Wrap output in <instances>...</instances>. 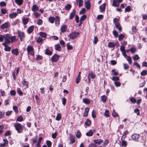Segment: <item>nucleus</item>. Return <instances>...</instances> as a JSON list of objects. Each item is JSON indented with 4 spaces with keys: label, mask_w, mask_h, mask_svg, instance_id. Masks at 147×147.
Returning a JSON list of instances; mask_svg holds the SVG:
<instances>
[{
    "label": "nucleus",
    "mask_w": 147,
    "mask_h": 147,
    "mask_svg": "<svg viewBox=\"0 0 147 147\" xmlns=\"http://www.w3.org/2000/svg\"><path fill=\"white\" fill-rule=\"evenodd\" d=\"M104 115L107 117H108L109 116V111L107 110H106L105 111V113H104Z\"/></svg>",
    "instance_id": "c03bdc74"
},
{
    "label": "nucleus",
    "mask_w": 147,
    "mask_h": 147,
    "mask_svg": "<svg viewBox=\"0 0 147 147\" xmlns=\"http://www.w3.org/2000/svg\"><path fill=\"white\" fill-rule=\"evenodd\" d=\"M11 53L12 54H14L16 55H17L19 53V52L17 49L12 50L11 51Z\"/></svg>",
    "instance_id": "b1692460"
},
{
    "label": "nucleus",
    "mask_w": 147,
    "mask_h": 147,
    "mask_svg": "<svg viewBox=\"0 0 147 147\" xmlns=\"http://www.w3.org/2000/svg\"><path fill=\"white\" fill-rule=\"evenodd\" d=\"M94 131V130H90L88 132L86 133V135L87 136H91Z\"/></svg>",
    "instance_id": "dca6fc26"
},
{
    "label": "nucleus",
    "mask_w": 147,
    "mask_h": 147,
    "mask_svg": "<svg viewBox=\"0 0 147 147\" xmlns=\"http://www.w3.org/2000/svg\"><path fill=\"white\" fill-rule=\"evenodd\" d=\"M80 77L79 75L77 77L76 79V83L77 84H78L80 81Z\"/></svg>",
    "instance_id": "8fccbe9b"
},
{
    "label": "nucleus",
    "mask_w": 147,
    "mask_h": 147,
    "mask_svg": "<svg viewBox=\"0 0 147 147\" xmlns=\"http://www.w3.org/2000/svg\"><path fill=\"white\" fill-rule=\"evenodd\" d=\"M27 49L28 54H30L33 56H34V49L32 46H28L27 48Z\"/></svg>",
    "instance_id": "39448f33"
},
{
    "label": "nucleus",
    "mask_w": 147,
    "mask_h": 147,
    "mask_svg": "<svg viewBox=\"0 0 147 147\" xmlns=\"http://www.w3.org/2000/svg\"><path fill=\"white\" fill-rule=\"evenodd\" d=\"M10 94L11 95L15 96L16 94V92L14 90H13L10 91Z\"/></svg>",
    "instance_id": "774afa93"
},
{
    "label": "nucleus",
    "mask_w": 147,
    "mask_h": 147,
    "mask_svg": "<svg viewBox=\"0 0 147 147\" xmlns=\"http://www.w3.org/2000/svg\"><path fill=\"white\" fill-rule=\"evenodd\" d=\"M14 126L16 130L19 133L22 132L23 129V126H22L21 124L19 123H16L14 124Z\"/></svg>",
    "instance_id": "f257e3e1"
},
{
    "label": "nucleus",
    "mask_w": 147,
    "mask_h": 147,
    "mask_svg": "<svg viewBox=\"0 0 147 147\" xmlns=\"http://www.w3.org/2000/svg\"><path fill=\"white\" fill-rule=\"evenodd\" d=\"M130 51L132 53H134L136 51V49L135 47H132L130 49Z\"/></svg>",
    "instance_id": "72a5a7b5"
},
{
    "label": "nucleus",
    "mask_w": 147,
    "mask_h": 147,
    "mask_svg": "<svg viewBox=\"0 0 147 147\" xmlns=\"http://www.w3.org/2000/svg\"><path fill=\"white\" fill-rule=\"evenodd\" d=\"M55 48L57 51H60L61 49V48L59 44L56 45H55Z\"/></svg>",
    "instance_id": "c756f323"
},
{
    "label": "nucleus",
    "mask_w": 147,
    "mask_h": 147,
    "mask_svg": "<svg viewBox=\"0 0 147 147\" xmlns=\"http://www.w3.org/2000/svg\"><path fill=\"white\" fill-rule=\"evenodd\" d=\"M17 33L20 40L21 41H24V38L25 37V34L24 32L20 30H18Z\"/></svg>",
    "instance_id": "7ed1b4c3"
},
{
    "label": "nucleus",
    "mask_w": 147,
    "mask_h": 147,
    "mask_svg": "<svg viewBox=\"0 0 147 147\" xmlns=\"http://www.w3.org/2000/svg\"><path fill=\"white\" fill-rule=\"evenodd\" d=\"M62 100L63 104L64 105H65L66 102V99L65 98L63 97L62 98Z\"/></svg>",
    "instance_id": "6e6d98bb"
},
{
    "label": "nucleus",
    "mask_w": 147,
    "mask_h": 147,
    "mask_svg": "<svg viewBox=\"0 0 147 147\" xmlns=\"http://www.w3.org/2000/svg\"><path fill=\"white\" fill-rule=\"evenodd\" d=\"M38 9V7L36 5L34 4V5L32 8V10L34 12H36Z\"/></svg>",
    "instance_id": "9b49d317"
},
{
    "label": "nucleus",
    "mask_w": 147,
    "mask_h": 147,
    "mask_svg": "<svg viewBox=\"0 0 147 147\" xmlns=\"http://www.w3.org/2000/svg\"><path fill=\"white\" fill-rule=\"evenodd\" d=\"M77 3H78V6L79 7L82 6L83 4V1L82 0H76Z\"/></svg>",
    "instance_id": "412c9836"
},
{
    "label": "nucleus",
    "mask_w": 147,
    "mask_h": 147,
    "mask_svg": "<svg viewBox=\"0 0 147 147\" xmlns=\"http://www.w3.org/2000/svg\"><path fill=\"white\" fill-rule=\"evenodd\" d=\"M88 76H89V77H91L92 79H94L95 77V75L92 72L90 73Z\"/></svg>",
    "instance_id": "f704fd0d"
},
{
    "label": "nucleus",
    "mask_w": 147,
    "mask_h": 147,
    "mask_svg": "<svg viewBox=\"0 0 147 147\" xmlns=\"http://www.w3.org/2000/svg\"><path fill=\"white\" fill-rule=\"evenodd\" d=\"M18 14V13H13L9 14V16L11 18L13 19L16 17L17 16Z\"/></svg>",
    "instance_id": "aec40b11"
},
{
    "label": "nucleus",
    "mask_w": 147,
    "mask_h": 147,
    "mask_svg": "<svg viewBox=\"0 0 147 147\" xmlns=\"http://www.w3.org/2000/svg\"><path fill=\"white\" fill-rule=\"evenodd\" d=\"M114 84L115 86L117 87L120 86L121 85L120 83L119 82L117 81L115 82Z\"/></svg>",
    "instance_id": "bf43d9fd"
},
{
    "label": "nucleus",
    "mask_w": 147,
    "mask_h": 147,
    "mask_svg": "<svg viewBox=\"0 0 147 147\" xmlns=\"http://www.w3.org/2000/svg\"><path fill=\"white\" fill-rule=\"evenodd\" d=\"M131 138L133 140L137 141L140 138V136L138 134H134L131 136Z\"/></svg>",
    "instance_id": "6e6552de"
},
{
    "label": "nucleus",
    "mask_w": 147,
    "mask_h": 147,
    "mask_svg": "<svg viewBox=\"0 0 147 147\" xmlns=\"http://www.w3.org/2000/svg\"><path fill=\"white\" fill-rule=\"evenodd\" d=\"M4 46H5L4 50L5 51H9L11 50V48L10 47H8L6 45H5Z\"/></svg>",
    "instance_id": "e433bc0d"
},
{
    "label": "nucleus",
    "mask_w": 147,
    "mask_h": 147,
    "mask_svg": "<svg viewBox=\"0 0 147 147\" xmlns=\"http://www.w3.org/2000/svg\"><path fill=\"white\" fill-rule=\"evenodd\" d=\"M55 24L56 25L59 24V18L58 16H56L55 19Z\"/></svg>",
    "instance_id": "5701e85b"
},
{
    "label": "nucleus",
    "mask_w": 147,
    "mask_h": 147,
    "mask_svg": "<svg viewBox=\"0 0 147 147\" xmlns=\"http://www.w3.org/2000/svg\"><path fill=\"white\" fill-rule=\"evenodd\" d=\"M15 2L18 5H21L23 2V0H15Z\"/></svg>",
    "instance_id": "a878e982"
},
{
    "label": "nucleus",
    "mask_w": 147,
    "mask_h": 147,
    "mask_svg": "<svg viewBox=\"0 0 147 147\" xmlns=\"http://www.w3.org/2000/svg\"><path fill=\"white\" fill-rule=\"evenodd\" d=\"M113 33L115 37H117L118 36V33L115 30H113Z\"/></svg>",
    "instance_id": "052dcab7"
},
{
    "label": "nucleus",
    "mask_w": 147,
    "mask_h": 147,
    "mask_svg": "<svg viewBox=\"0 0 147 147\" xmlns=\"http://www.w3.org/2000/svg\"><path fill=\"white\" fill-rule=\"evenodd\" d=\"M76 11L73 10L72 12L70 14L69 18L70 19H72L76 14Z\"/></svg>",
    "instance_id": "6ab92c4d"
},
{
    "label": "nucleus",
    "mask_w": 147,
    "mask_h": 147,
    "mask_svg": "<svg viewBox=\"0 0 147 147\" xmlns=\"http://www.w3.org/2000/svg\"><path fill=\"white\" fill-rule=\"evenodd\" d=\"M111 72L113 75H117L118 74V71H116L115 69L112 70Z\"/></svg>",
    "instance_id": "ea45409f"
},
{
    "label": "nucleus",
    "mask_w": 147,
    "mask_h": 147,
    "mask_svg": "<svg viewBox=\"0 0 147 147\" xmlns=\"http://www.w3.org/2000/svg\"><path fill=\"white\" fill-rule=\"evenodd\" d=\"M45 54L49 55H51L52 54V52L49 49H46L45 51Z\"/></svg>",
    "instance_id": "473e14b6"
},
{
    "label": "nucleus",
    "mask_w": 147,
    "mask_h": 147,
    "mask_svg": "<svg viewBox=\"0 0 147 147\" xmlns=\"http://www.w3.org/2000/svg\"><path fill=\"white\" fill-rule=\"evenodd\" d=\"M134 65H135L136 67H137L139 69L140 68V66L139 64L136 62H134Z\"/></svg>",
    "instance_id": "338daca9"
},
{
    "label": "nucleus",
    "mask_w": 147,
    "mask_h": 147,
    "mask_svg": "<svg viewBox=\"0 0 147 147\" xmlns=\"http://www.w3.org/2000/svg\"><path fill=\"white\" fill-rule=\"evenodd\" d=\"M43 40L41 38L39 37L37 39L36 42L38 43H40L42 42Z\"/></svg>",
    "instance_id": "e2e57ef3"
},
{
    "label": "nucleus",
    "mask_w": 147,
    "mask_h": 147,
    "mask_svg": "<svg viewBox=\"0 0 147 147\" xmlns=\"http://www.w3.org/2000/svg\"><path fill=\"white\" fill-rule=\"evenodd\" d=\"M127 58V60L128 61V63L130 64L132 63V61L131 59V58L130 56H127L126 57Z\"/></svg>",
    "instance_id": "2f4dec72"
},
{
    "label": "nucleus",
    "mask_w": 147,
    "mask_h": 147,
    "mask_svg": "<svg viewBox=\"0 0 147 147\" xmlns=\"http://www.w3.org/2000/svg\"><path fill=\"white\" fill-rule=\"evenodd\" d=\"M101 100L104 102H105L106 101L107 97L105 95H103L101 97Z\"/></svg>",
    "instance_id": "c85d7f7f"
},
{
    "label": "nucleus",
    "mask_w": 147,
    "mask_h": 147,
    "mask_svg": "<svg viewBox=\"0 0 147 147\" xmlns=\"http://www.w3.org/2000/svg\"><path fill=\"white\" fill-rule=\"evenodd\" d=\"M22 83L23 85L26 86L27 88H28V82L26 81L24 79H23Z\"/></svg>",
    "instance_id": "bb28decb"
},
{
    "label": "nucleus",
    "mask_w": 147,
    "mask_h": 147,
    "mask_svg": "<svg viewBox=\"0 0 147 147\" xmlns=\"http://www.w3.org/2000/svg\"><path fill=\"white\" fill-rule=\"evenodd\" d=\"M89 111V108L88 107H86L85 109L84 112L83 114L84 116L86 117L88 115Z\"/></svg>",
    "instance_id": "ddd939ff"
},
{
    "label": "nucleus",
    "mask_w": 147,
    "mask_h": 147,
    "mask_svg": "<svg viewBox=\"0 0 147 147\" xmlns=\"http://www.w3.org/2000/svg\"><path fill=\"white\" fill-rule=\"evenodd\" d=\"M94 142L95 144L99 145L102 142L103 140L100 139L95 140H94Z\"/></svg>",
    "instance_id": "f8f14e48"
},
{
    "label": "nucleus",
    "mask_w": 147,
    "mask_h": 147,
    "mask_svg": "<svg viewBox=\"0 0 147 147\" xmlns=\"http://www.w3.org/2000/svg\"><path fill=\"white\" fill-rule=\"evenodd\" d=\"M71 6L69 4H67L65 7V8L66 10H69L71 8Z\"/></svg>",
    "instance_id": "c9c22d12"
},
{
    "label": "nucleus",
    "mask_w": 147,
    "mask_h": 147,
    "mask_svg": "<svg viewBox=\"0 0 147 147\" xmlns=\"http://www.w3.org/2000/svg\"><path fill=\"white\" fill-rule=\"evenodd\" d=\"M39 34L42 37L44 38H45L46 37L47 35L44 32H40L39 33Z\"/></svg>",
    "instance_id": "09e8293b"
},
{
    "label": "nucleus",
    "mask_w": 147,
    "mask_h": 147,
    "mask_svg": "<svg viewBox=\"0 0 147 147\" xmlns=\"http://www.w3.org/2000/svg\"><path fill=\"white\" fill-rule=\"evenodd\" d=\"M112 5L114 6L118 7L119 5V4L116 0H113Z\"/></svg>",
    "instance_id": "393cba45"
},
{
    "label": "nucleus",
    "mask_w": 147,
    "mask_h": 147,
    "mask_svg": "<svg viewBox=\"0 0 147 147\" xmlns=\"http://www.w3.org/2000/svg\"><path fill=\"white\" fill-rule=\"evenodd\" d=\"M79 32H74L70 34L68 36H69L70 38L74 39L77 38L79 35Z\"/></svg>",
    "instance_id": "423d86ee"
},
{
    "label": "nucleus",
    "mask_w": 147,
    "mask_h": 147,
    "mask_svg": "<svg viewBox=\"0 0 147 147\" xmlns=\"http://www.w3.org/2000/svg\"><path fill=\"white\" fill-rule=\"evenodd\" d=\"M119 20L116 18H114L113 19V22L115 23L116 27L119 31H121L122 30L121 27L119 25Z\"/></svg>",
    "instance_id": "f03ea898"
},
{
    "label": "nucleus",
    "mask_w": 147,
    "mask_h": 147,
    "mask_svg": "<svg viewBox=\"0 0 147 147\" xmlns=\"http://www.w3.org/2000/svg\"><path fill=\"white\" fill-rule=\"evenodd\" d=\"M5 36L0 35V41L2 42L4 40Z\"/></svg>",
    "instance_id": "a18cd8bd"
},
{
    "label": "nucleus",
    "mask_w": 147,
    "mask_h": 147,
    "mask_svg": "<svg viewBox=\"0 0 147 147\" xmlns=\"http://www.w3.org/2000/svg\"><path fill=\"white\" fill-rule=\"evenodd\" d=\"M85 4L86 8L88 9H89L90 8V5L89 1H86L85 2Z\"/></svg>",
    "instance_id": "4be33fe9"
},
{
    "label": "nucleus",
    "mask_w": 147,
    "mask_h": 147,
    "mask_svg": "<svg viewBox=\"0 0 147 147\" xmlns=\"http://www.w3.org/2000/svg\"><path fill=\"white\" fill-rule=\"evenodd\" d=\"M91 123V121L89 119H87L86 121L85 122V124L88 126H89L90 124Z\"/></svg>",
    "instance_id": "37998d69"
},
{
    "label": "nucleus",
    "mask_w": 147,
    "mask_h": 147,
    "mask_svg": "<svg viewBox=\"0 0 147 147\" xmlns=\"http://www.w3.org/2000/svg\"><path fill=\"white\" fill-rule=\"evenodd\" d=\"M10 26L9 22H6L1 25L0 26L1 28L2 29H4L8 28Z\"/></svg>",
    "instance_id": "0eeeda50"
},
{
    "label": "nucleus",
    "mask_w": 147,
    "mask_h": 147,
    "mask_svg": "<svg viewBox=\"0 0 147 147\" xmlns=\"http://www.w3.org/2000/svg\"><path fill=\"white\" fill-rule=\"evenodd\" d=\"M83 102L86 104H89L90 103V101L87 98L83 99Z\"/></svg>",
    "instance_id": "cd10ccee"
},
{
    "label": "nucleus",
    "mask_w": 147,
    "mask_h": 147,
    "mask_svg": "<svg viewBox=\"0 0 147 147\" xmlns=\"http://www.w3.org/2000/svg\"><path fill=\"white\" fill-rule=\"evenodd\" d=\"M23 120V118L20 115L19 116L17 119V121H21Z\"/></svg>",
    "instance_id": "de8ad7c7"
},
{
    "label": "nucleus",
    "mask_w": 147,
    "mask_h": 147,
    "mask_svg": "<svg viewBox=\"0 0 147 147\" xmlns=\"http://www.w3.org/2000/svg\"><path fill=\"white\" fill-rule=\"evenodd\" d=\"M67 46L68 50H71L73 48L70 45L69 43H67Z\"/></svg>",
    "instance_id": "864d4df0"
},
{
    "label": "nucleus",
    "mask_w": 147,
    "mask_h": 147,
    "mask_svg": "<svg viewBox=\"0 0 147 147\" xmlns=\"http://www.w3.org/2000/svg\"><path fill=\"white\" fill-rule=\"evenodd\" d=\"M105 6L106 4L105 3H104L102 5L100 6L99 8L100 10V11L101 12H102L105 11Z\"/></svg>",
    "instance_id": "4468645a"
},
{
    "label": "nucleus",
    "mask_w": 147,
    "mask_h": 147,
    "mask_svg": "<svg viewBox=\"0 0 147 147\" xmlns=\"http://www.w3.org/2000/svg\"><path fill=\"white\" fill-rule=\"evenodd\" d=\"M70 142L69 143V144H70L75 142L76 141L75 137L72 134L70 135Z\"/></svg>",
    "instance_id": "9d476101"
},
{
    "label": "nucleus",
    "mask_w": 147,
    "mask_h": 147,
    "mask_svg": "<svg viewBox=\"0 0 147 147\" xmlns=\"http://www.w3.org/2000/svg\"><path fill=\"white\" fill-rule=\"evenodd\" d=\"M147 74V71L146 70H143L141 73V75L142 76L146 75Z\"/></svg>",
    "instance_id": "49530a36"
},
{
    "label": "nucleus",
    "mask_w": 147,
    "mask_h": 147,
    "mask_svg": "<svg viewBox=\"0 0 147 147\" xmlns=\"http://www.w3.org/2000/svg\"><path fill=\"white\" fill-rule=\"evenodd\" d=\"M127 145V142L126 141L123 140H122L121 142V146H124L126 147Z\"/></svg>",
    "instance_id": "79ce46f5"
},
{
    "label": "nucleus",
    "mask_w": 147,
    "mask_h": 147,
    "mask_svg": "<svg viewBox=\"0 0 147 147\" xmlns=\"http://www.w3.org/2000/svg\"><path fill=\"white\" fill-rule=\"evenodd\" d=\"M22 21L24 24L25 25L28 22V19L27 18H23L22 19Z\"/></svg>",
    "instance_id": "3c124183"
},
{
    "label": "nucleus",
    "mask_w": 147,
    "mask_h": 147,
    "mask_svg": "<svg viewBox=\"0 0 147 147\" xmlns=\"http://www.w3.org/2000/svg\"><path fill=\"white\" fill-rule=\"evenodd\" d=\"M98 41V38L96 36H94V40L93 43L94 44H96Z\"/></svg>",
    "instance_id": "4d7b16f0"
},
{
    "label": "nucleus",
    "mask_w": 147,
    "mask_h": 147,
    "mask_svg": "<svg viewBox=\"0 0 147 147\" xmlns=\"http://www.w3.org/2000/svg\"><path fill=\"white\" fill-rule=\"evenodd\" d=\"M115 45L114 42H110L108 43V47L109 48H114Z\"/></svg>",
    "instance_id": "a211bd4d"
},
{
    "label": "nucleus",
    "mask_w": 147,
    "mask_h": 147,
    "mask_svg": "<svg viewBox=\"0 0 147 147\" xmlns=\"http://www.w3.org/2000/svg\"><path fill=\"white\" fill-rule=\"evenodd\" d=\"M59 56L57 55H55L52 57L51 59L52 61L57 62L59 58Z\"/></svg>",
    "instance_id": "1a4fd4ad"
},
{
    "label": "nucleus",
    "mask_w": 147,
    "mask_h": 147,
    "mask_svg": "<svg viewBox=\"0 0 147 147\" xmlns=\"http://www.w3.org/2000/svg\"><path fill=\"white\" fill-rule=\"evenodd\" d=\"M112 80L115 82L119 80V78L117 76H113L112 77Z\"/></svg>",
    "instance_id": "603ef678"
},
{
    "label": "nucleus",
    "mask_w": 147,
    "mask_h": 147,
    "mask_svg": "<svg viewBox=\"0 0 147 147\" xmlns=\"http://www.w3.org/2000/svg\"><path fill=\"white\" fill-rule=\"evenodd\" d=\"M124 68L125 69H128L129 67L128 65L127 64L125 63H123V64Z\"/></svg>",
    "instance_id": "680f3d73"
},
{
    "label": "nucleus",
    "mask_w": 147,
    "mask_h": 147,
    "mask_svg": "<svg viewBox=\"0 0 147 147\" xmlns=\"http://www.w3.org/2000/svg\"><path fill=\"white\" fill-rule=\"evenodd\" d=\"M54 18L52 17H50L49 19V21L51 23H53L54 22Z\"/></svg>",
    "instance_id": "5fc2aeb1"
},
{
    "label": "nucleus",
    "mask_w": 147,
    "mask_h": 147,
    "mask_svg": "<svg viewBox=\"0 0 147 147\" xmlns=\"http://www.w3.org/2000/svg\"><path fill=\"white\" fill-rule=\"evenodd\" d=\"M67 28V26L65 25H63L61 27V31L63 33L65 32Z\"/></svg>",
    "instance_id": "2eb2a0df"
},
{
    "label": "nucleus",
    "mask_w": 147,
    "mask_h": 147,
    "mask_svg": "<svg viewBox=\"0 0 147 147\" xmlns=\"http://www.w3.org/2000/svg\"><path fill=\"white\" fill-rule=\"evenodd\" d=\"M5 42L2 43V45L3 46H5V45L7 44L10 42V37L8 34H6L5 38Z\"/></svg>",
    "instance_id": "20e7f679"
},
{
    "label": "nucleus",
    "mask_w": 147,
    "mask_h": 147,
    "mask_svg": "<svg viewBox=\"0 0 147 147\" xmlns=\"http://www.w3.org/2000/svg\"><path fill=\"white\" fill-rule=\"evenodd\" d=\"M76 136L78 138H80L81 136V133L80 131H77V134H76Z\"/></svg>",
    "instance_id": "a19ab883"
},
{
    "label": "nucleus",
    "mask_w": 147,
    "mask_h": 147,
    "mask_svg": "<svg viewBox=\"0 0 147 147\" xmlns=\"http://www.w3.org/2000/svg\"><path fill=\"white\" fill-rule=\"evenodd\" d=\"M17 92L20 95H22L23 93V92L21 91V89L19 88H18Z\"/></svg>",
    "instance_id": "13d9d810"
},
{
    "label": "nucleus",
    "mask_w": 147,
    "mask_h": 147,
    "mask_svg": "<svg viewBox=\"0 0 147 147\" xmlns=\"http://www.w3.org/2000/svg\"><path fill=\"white\" fill-rule=\"evenodd\" d=\"M140 58L137 54H136L133 57V59L134 60H137Z\"/></svg>",
    "instance_id": "58836bf2"
},
{
    "label": "nucleus",
    "mask_w": 147,
    "mask_h": 147,
    "mask_svg": "<svg viewBox=\"0 0 147 147\" xmlns=\"http://www.w3.org/2000/svg\"><path fill=\"white\" fill-rule=\"evenodd\" d=\"M118 40L119 41L121 40L124 37V35L123 34H120L118 36Z\"/></svg>",
    "instance_id": "4c0bfd02"
},
{
    "label": "nucleus",
    "mask_w": 147,
    "mask_h": 147,
    "mask_svg": "<svg viewBox=\"0 0 147 147\" xmlns=\"http://www.w3.org/2000/svg\"><path fill=\"white\" fill-rule=\"evenodd\" d=\"M46 142L48 147H51V142L49 140H48Z\"/></svg>",
    "instance_id": "0e129e2a"
},
{
    "label": "nucleus",
    "mask_w": 147,
    "mask_h": 147,
    "mask_svg": "<svg viewBox=\"0 0 147 147\" xmlns=\"http://www.w3.org/2000/svg\"><path fill=\"white\" fill-rule=\"evenodd\" d=\"M134 112L135 113H137V115H140L139 110L138 108L134 110Z\"/></svg>",
    "instance_id": "69168bd1"
},
{
    "label": "nucleus",
    "mask_w": 147,
    "mask_h": 147,
    "mask_svg": "<svg viewBox=\"0 0 147 147\" xmlns=\"http://www.w3.org/2000/svg\"><path fill=\"white\" fill-rule=\"evenodd\" d=\"M34 29V26H33L29 27L27 29L28 32L29 34L31 33Z\"/></svg>",
    "instance_id": "f3484780"
},
{
    "label": "nucleus",
    "mask_w": 147,
    "mask_h": 147,
    "mask_svg": "<svg viewBox=\"0 0 147 147\" xmlns=\"http://www.w3.org/2000/svg\"><path fill=\"white\" fill-rule=\"evenodd\" d=\"M61 119V114L59 113H58L57 115V116L55 118V119L56 120L59 121Z\"/></svg>",
    "instance_id": "7c9ffc66"
}]
</instances>
